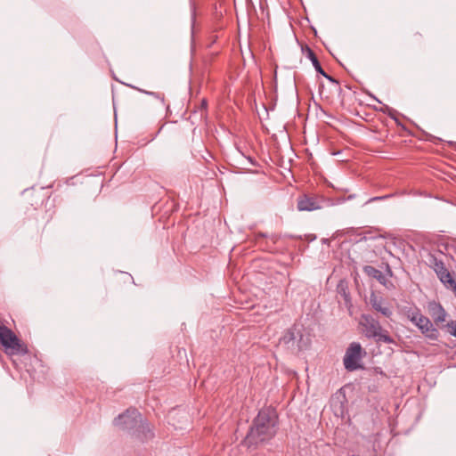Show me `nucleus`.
<instances>
[{
	"label": "nucleus",
	"instance_id": "1",
	"mask_svg": "<svg viewBox=\"0 0 456 456\" xmlns=\"http://www.w3.org/2000/svg\"><path fill=\"white\" fill-rule=\"evenodd\" d=\"M278 414L274 408L266 407L258 411L244 439L248 448L269 442L277 433Z\"/></svg>",
	"mask_w": 456,
	"mask_h": 456
},
{
	"label": "nucleus",
	"instance_id": "9",
	"mask_svg": "<svg viewBox=\"0 0 456 456\" xmlns=\"http://www.w3.org/2000/svg\"><path fill=\"white\" fill-rule=\"evenodd\" d=\"M370 302L372 308L377 312H379L385 317L389 318L392 315V310L387 305V304L384 302L382 297L371 294L370 297Z\"/></svg>",
	"mask_w": 456,
	"mask_h": 456
},
{
	"label": "nucleus",
	"instance_id": "20",
	"mask_svg": "<svg viewBox=\"0 0 456 456\" xmlns=\"http://www.w3.org/2000/svg\"><path fill=\"white\" fill-rule=\"evenodd\" d=\"M389 197H390V195L373 197V198L369 199L367 200L366 204L373 202V201H377V200H382L385 199H388Z\"/></svg>",
	"mask_w": 456,
	"mask_h": 456
},
{
	"label": "nucleus",
	"instance_id": "11",
	"mask_svg": "<svg viewBox=\"0 0 456 456\" xmlns=\"http://www.w3.org/2000/svg\"><path fill=\"white\" fill-rule=\"evenodd\" d=\"M142 441L148 440L153 437V433L149 427V424L142 418L140 420V423L137 425V428L133 433Z\"/></svg>",
	"mask_w": 456,
	"mask_h": 456
},
{
	"label": "nucleus",
	"instance_id": "21",
	"mask_svg": "<svg viewBox=\"0 0 456 456\" xmlns=\"http://www.w3.org/2000/svg\"><path fill=\"white\" fill-rule=\"evenodd\" d=\"M324 77H326L329 81H330L331 83L335 84V85H338V81L336 80L334 77H332L331 76L328 75L325 71H324V74H322Z\"/></svg>",
	"mask_w": 456,
	"mask_h": 456
},
{
	"label": "nucleus",
	"instance_id": "2",
	"mask_svg": "<svg viewBox=\"0 0 456 456\" xmlns=\"http://www.w3.org/2000/svg\"><path fill=\"white\" fill-rule=\"evenodd\" d=\"M360 325L362 327V332L368 338H375L378 342L393 344L395 340L388 335V332L383 330L379 322L370 314H362L361 316Z\"/></svg>",
	"mask_w": 456,
	"mask_h": 456
},
{
	"label": "nucleus",
	"instance_id": "12",
	"mask_svg": "<svg viewBox=\"0 0 456 456\" xmlns=\"http://www.w3.org/2000/svg\"><path fill=\"white\" fill-rule=\"evenodd\" d=\"M429 264L430 266L434 269L435 273H436L438 279H440L441 276H443L446 272H448V269L445 267L444 262L433 256L429 259Z\"/></svg>",
	"mask_w": 456,
	"mask_h": 456
},
{
	"label": "nucleus",
	"instance_id": "22",
	"mask_svg": "<svg viewBox=\"0 0 456 456\" xmlns=\"http://www.w3.org/2000/svg\"><path fill=\"white\" fill-rule=\"evenodd\" d=\"M381 111H383L384 113H387L389 116H391V112L393 111V110L386 105L384 109H381Z\"/></svg>",
	"mask_w": 456,
	"mask_h": 456
},
{
	"label": "nucleus",
	"instance_id": "18",
	"mask_svg": "<svg viewBox=\"0 0 456 456\" xmlns=\"http://www.w3.org/2000/svg\"><path fill=\"white\" fill-rule=\"evenodd\" d=\"M425 316L422 315L419 311L416 313H412L410 320L414 325H418L419 323V320L423 319Z\"/></svg>",
	"mask_w": 456,
	"mask_h": 456
},
{
	"label": "nucleus",
	"instance_id": "7",
	"mask_svg": "<svg viewBox=\"0 0 456 456\" xmlns=\"http://www.w3.org/2000/svg\"><path fill=\"white\" fill-rule=\"evenodd\" d=\"M280 343L288 348L297 350H302L306 346V344L303 343V336L296 328L288 330L280 338Z\"/></svg>",
	"mask_w": 456,
	"mask_h": 456
},
{
	"label": "nucleus",
	"instance_id": "16",
	"mask_svg": "<svg viewBox=\"0 0 456 456\" xmlns=\"http://www.w3.org/2000/svg\"><path fill=\"white\" fill-rule=\"evenodd\" d=\"M439 281L447 289H450L452 286L456 282V277L454 278L452 274L448 271L440 277Z\"/></svg>",
	"mask_w": 456,
	"mask_h": 456
},
{
	"label": "nucleus",
	"instance_id": "23",
	"mask_svg": "<svg viewBox=\"0 0 456 456\" xmlns=\"http://www.w3.org/2000/svg\"><path fill=\"white\" fill-rule=\"evenodd\" d=\"M207 105H208L207 101H206L205 99H203V100H202V102H201V106H200V108H201L202 110H206V109H207Z\"/></svg>",
	"mask_w": 456,
	"mask_h": 456
},
{
	"label": "nucleus",
	"instance_id": "5",
	"mask_svg": "<svg viewBox=\"0 0 456 456\" xmlns=\"http://www.w3.org/2000/svg\"><path fill=\"white\" fill-rule=\"evenodd\" d=\"M365 354V352H363ZM362 358V348L357 342H353L347 347L344 356L345 368L349 371H354L362 368L360 363Z\"/></svg>",
	"mask_w": 456,
	"mask_h": 456
},
{
	"label": "nucleus",
	"instance_id": "15",
	"mask_svg": "<svg viewBox=\"0 0 456 456\" xmlns=\"http://www.w3.org/2000/svg\"><path fill=\"white\" fill-rule=\"evenodd\" d=\"M307 57L311 61L316 72L319 74H324V70L322 68L320 61H318L314 53L309 47H307Z\"/></svg>",
	"mask_w": 456,
	"mask_h": 456
},
{
	"label": "nucleus",
	"instance_id": "19",
	"mask_svg": "<svg viewBox=\"0 0 456 456\" xmlns=\"http://www.w3.org/2000/svg\"><path fill=\"white\" fill-rule=\"evenodd\" d=\"M447 326L450 329V330H449L450 334L456 338V321H451L447 324Z\"/></svg>",
	"mask_w": 456,
	"mask_h": 456
},
{
	"label": "nucleus",
	"instance_id": "17",
	"mask_svg": "<svg viewBox=\"0 0 456 456\" xmlns=\"http://www.w3.org/2000/svg\"><path fill=\"white\" fill-rule=\"evenodd\" d=\"M238 153L240 154V158L242 159V161H240V163L243 166V168H245V169L247 168L246 162L253 167L257 166V163L254 158H252L250 156H246L240 150H238Z\"/></svg>",
	"mask_w": 456,
	"mask_h": 456
},
{
	"label": "nucleus",
	"instance_id": "8",
	"mask_svg": "<svg viewBox=\"0 0 456 456\" xmlns=\"http://www.w3.org/2000/svg\"><path fill=\"white\" fill-rule=\"evenodd\" d=\"M417 327L426 338L431 340H436L438 338V330L434 327L428 317L425 316L423 319H420Z\"/></svg>",
	"mask_w": 456,
	"mask_h": 456
},
{
	"label": "nucleus",
	"instance_id": "13",
	"mask_svg": "<svg viewBox=\"0 0 456 456\" xmlns=\"http://www.w3.org/2000/svg\"><path fill=\"white\" fill-rule=\"evenodd\" d=\"M363 272L367 275L378 280L380 283H382V284L385 283L386 278H385L384 274L382 273L381 271L376 269L375 267H373L371 265H365L363 267Z\"/></svg>",
	"mask_w": 456,
	"mask_h": 456
},
{
	"label": "nucleus",
	"instance_id": "6",
	"mask_svg": "<svg viewBox=\"0 0 456 456\" xmlns=\"http://www.w3.org/2000/svg\"><path fill=\"white\" fill-rule=\"evenodd\" d=\"M328 205V200L322 196L304 194L298 197L297 208L299 211H314L321 209Z\"/></svg>",
	"mask_w": 456,
	"mask_h": 456
},
{
	"label": "nucleus",
	"instance_id": "27",
	"mask_svg": "<svg viewBox=\"0 0 456 456\" xmlns=\"http://www.w3.org/2000/svg\"><path fill=\"white\" fill-rule=\"evenodd\" d=\"M260 236L265 237L266 235L265 233H260Z\"/></svg>",
	"mask_w": 456,
	"mask_h": 456
},
{
	"label": "nucleus",
	"instance_id": "4",
	"mask_svg": "<svg viewBox=\"0 0 456 456\" xmlns=\"http://www.w3.org/2000/svg\"><path fill=\"white\" fill-rule=\"evenodd\" d=\"M141 419L142 415L136 409H127L125 412L115 418L113 423L123 430L134 433Z\"/></svg>",
	"mask_w": 456,
	"mask_h": 456
},
{
	"label": "nucleus",
	"instance_id": "26",
	"mask_svg": "<svg viewBox=\"0 0 456 456\" xmlns=\"http://www.w3.org/2000/svg\"><path fill=\"white\" fill-rule=\"evenodd\" d=\"M354 195H350V196L348 197V199H354Z\"/></svg>",
	"mask_w": 456,
	"mask_h": 456
},
{
	"label": "nucleus",
	"instance_id": "24",
	"mask_svg": "<svg viewBox=\"0 0 456 456\" xmlns=\"http://www.w3.org/2000/svg\"><path fill=\"white\" fill-rule=\"evenodd\" d=\"M276 239H277V238H276V236H275V235H272V240H273V242H275Z\"/></svg>",
	"mask_w": 456,
	"mask_h": 456
},
{
	"label": "nucleus",
	"instance_id": "3",
	"mask_svg": "<svg viewBox=\"0 0 456 456\" xmlns=\"http://www.w3.org/2000/svg\"><path fill=\"white\" fill-rule=\"evenodd\" d=\"M0 343L10 354H26L28 349L18 337L6 326L0 323Z\"/></svg>",
	"mask_w": 456,
	"mask_h": 456
},
{
	"label": "nucleus",
	"instance_id": "14",
	"mask_svg": "<svg viewBox=\"0 0 456 456\" xmlns=\"http://www.w3.org/2000/svg\"><path fill=\"white\" fill-rule=\"evenodd\" d=\"M126 86L131 87V88H133V89L137 90L138 92H140L142 94L152 96V98H155V99L159 100L162 103L163 106L165 105L164 94H162L160 93H158V92L147 91V90L136 87V86H132V85H126Z\"/></svg>",
	"mask_w": 456,
	"mask_h": 456
},
{
	"label": "nucleus",
	"instance_id": "25",
	"mask_svg": "<svg viewBox=\"0 0 456 456\" xmlns=\"http://www.w3.org/2000/svg\"><path fill=\"white\" fill-rule=\"evenodd\" d=\"M344 296H345V299L347 300L349 296L347 294H346V293H344Z\"/></svg>",
	"mask_w": 456,
	"mask_h": 456
},
{
	"label": "nucleus",
	"instance_id": "10",
	"mask_svg": "<svg viewBox=\"0 0 456 456\" xmlns=\"http://www.w3.org/2000/svg\"><path fill=\"white\" fill-rule=\"evenodd\" d=\"M428 311L436 323L445 322L447 314L441 304L435 301L430 302L428 304Z\"/></svg>",
	"mask_w": 456,
	"mask_h": 456
}]
</instances>
